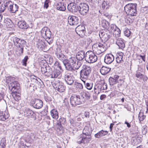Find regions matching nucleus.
Listing matches in <instances>:
<instances>
[{
    "label": "nucleus",
    "mask_w": 148,
    "mask_h": 148,
    "mask_svg": "<svg viewBox=\"0 0 148 148\" xmlns=\"http://www.w3.org/2000/svg\"><path fill=\"white\" fill-rule=\"evenodd\" d=\"M20 84L18 82L14 81L8 84L9 88L12 91L11 94L14 99L16 101L21 99Z\"/></svg>",
    "instance_id": "obj_1"
},
{
    "label": "nucleus",
    "mask_w": 148,
    "mask_h": 148,
    "mask_svg": "<svg viewBox=\"0 0 148 148\" xmlns=\"http://www.w3.org/2000/svg\"><path fill=\"white\" fill-rule=\"evenodd\" d=\"M91 133L87 127H85L83 130V134L77 137V142L79 144L88 143L91 139Z\"/></svg>",
    "instance_id": "obj_2"
},
{
    "label": "nucleus",
    "mask_w": 148,
    "mask_h": 148,
    "mask_svg": "<svg viewBox=\"0 0 148 148\" xmlns=\"http://www.w3.org/2000/svg\"><path fill=\"white\" fill-rule=\"evenodd\" d=\"M77 60L76 58L71 57L68 59H66L63 61V64L66 70H72L75 68V69L77 65Z\"/></svg>",
    "instance_id": "obj_3"
},
{
    "label": "nucleus",
    "mask_w": 148,
    "mask_h": 148,
    "mask_svg": "<svg viewBox=\"0 0 148 148\" xmlns=\"http://www.w3.org/2000/svg\"><path fill=\"white\" fill-rule=\"evenodd\" d=\"M106 45L105 43L98 42L93 45L92 49L97 54L99 55L106 50L107 49Z\"/></svg>",
    "instance_id": "obj_4"
},
{
    "label": "nucleus",
    "mask_w": 148,
    "mask_h": 148,
    "mask_svg": "<svg viewBox=\"0 0 148 148\" xmlns=\"http://www.w3.org/2000/svg\"><path fill=\"white\" fill-rule=\"evenodd\" d=\"M91 71V68L86 65H84L82 66V69L80 71V79H88Z\"/></svg>",
    "instance_id": "obj_5"
},
{
    "label": "nucleus",
    "mask_w": 148,
    "mask_h": 148,
    "mask_svg": "<svg viewBox=\"0 0 148 148\" xmlns=\"http://www.w3.org/2000/svg\"><path fill=\"white\" fill-rule=\"evenodd\" d=\"M107 88V84L104 81L101 82L100 83L95 84L94 87V91L96 95H98L100 92H104Z\"/></svg>",
    "instance_id": "obj_6"
},
{
    "label": "nucleus",
    "mask_w": 148,
    "mask_h": 148,
    "mask_svg": "<svg viewBox=\"0 0 148 148\" xmlns=\"http://www.w3.org/2000/svg\"><path fill=\"white\" fill-rule=\"evenodd\" d=\"M82 98L84 99V97L82 96L80 97L78 95H73L70 98V103L74 106L80 104L84 102V101L81 99Z\"/></svg>",
    "instance_id": "obj_7"
},
{
    "label": "nucleus",
    "mask_w": 148,
    "mask_h": 148,
    "mask_svg": "<svg viewBox=\"0 0 148 148\" xmlns=\"http://www.w3.org/2000/svg\"><path fill=\"white\" fill-rule=\"evenodd\" d=\"M97 59V56L91 51H89L86 53L85 60L88 63H93Z\"/></svg>",
    "instance_id": "obj_8"
},
{
    "label": "nucleus",
    "mask_w": 148,
    "mask_h": 148,
    "mask_svg": "<svg viewBox=\"0 0 148 148\" xmlns=\"http://www.w3.org/2000/svg\"><path fill=\"white\" fill-rule=\"evenodd\" d=\"M48 77L51 78H60L61 77L62 74L60 71L55 69V67H52L51 71L49 74Z\"/></svg>",
    "instance_id": "obj_9"
},
{
    "label": "nucleus",
    "mask_w": 148,
    "mask_h": 148,
    "mask_svg": "<svg viewBox=\"0 0 148 148\" xmlns=\"http://www.w3.org/2000/svg\"><path fill=\"white\" fill-rule=\"evenodd\" d=\"M41 33L42 36L47 40L48 42L49 40L51 39V32L47 27H45L42 28Z\"/></svg>",
    "instance_id": "obj_10"
},
{
    "label": "nucleus",
    "mask_w": 148,
    "mask_h": 148,
    "mask_svg": "<svg viewBox=\"0 0 148 148\" xmlns=\"http://www.w3.org/2000/svg\"><path fill=\"white\" fill-rule=\"evenodd\" d=\"M99 35L102 42L105 43L110 38L111 34L109 30L106 32L101 30L99 32Z\"/></svg>",
    "instance_id": "obj_11"
},
{
    "label": "nucleus",
    "mask_w": 148,
    "mask_h": 148,
    "mask_svg": "<svg viewBox=\"0 0 148 148\" xmlns=\"http://www.w3.org/2000/svg\"><path fill=\"white\" fill-rule=\"evenodd\" d=\"M52 85L55 89L60 92H63L65 90L66 87L64 83L61 82H56L53 83Z\"/></svg>",
    "instance_id": "obj_12"
},
{
    "label": "nucleus",
    "mask_w": 148,
    "mask_h": 148,
    "mask_svg": "<svg viewBox=\"0 0 148 148\" xmlns=\"http://www.w3.org/2000/svg\"><path fill=\"white\" fill-rule=\"evenodd\" d=\"M89 10V7L87 4L86 3H81L78 7L79 12L82 15H85Z\"/></svg>",
    "instance_id": "obj_13"
},
{
    "label": "nucleus",
    "mask_w": 148,
    "mask_h": 148,
    "mask_svg": "<svg viewBox=\"0 0 148 148\" xmlns=\"http://www.w3.org/2000/svg\"><path fill=\"white\" fill-rule=\"evenodd\" d=\"M64 78L65 82L68 84L71 85L74 83V77L71 75V73L68 72H65Z\"/></svg>",
    "instance_id": "obj_14"
},
{
    "label": "nucleus",
    "mask_w": 148,
    "mask_h": 148,
    "mask_svg": "<svg viewBox=\"0 0 148 148\" xmlns=\"http://www.w3.org/2000/svg\"><path fill=\"white\" fill-rule=\"evenodd\" d=\"M11 1L10 0H1L0 1V13L3 12Z\"/></svg>",
    "instance_id": "obj_15"
},
{
    "label": "nucleus",
    "mask_w": 148,
    "mask_h": 148,
    "mask_svg": "<svg viewBox=\"0 0 148 148\" xmlns=\"http://www.w3.org/2000/svg\"><path fill=\"white\" fill-rule=\"evenodd\" d=\"M31 104L34 108L37 109L41 108L43 106L42 101L39 99H32L31 101Z\"/></svg>",
    "instance_id": "obj_16"
},
{
    "label": "nucleus",
    "mask_w": 148,
    "mask_h": 148,
    "mask_svg": "<svg viewBox=\"0 0 148 148\" xmlns=\"http://www.w3.org/2000/svg\"><path fill=\"white\" fill-rule=\"evenodd\" d=\"M75 31L77 34L82 38L85 32V28L84 25H80L77 26L75 29Z\"/></svg>",
    "instance_id": "obj_17"
},
{
    "label": "nucleus",
    "mask_w": 148,
    "mask_h": 148,
    "mask_svg": "<svg viewBox=\"0 0 148 148\" xmlns=\"http://www.w3.org/2000/svg\"><path fill=\"white\" fill-rule=\"evenodd\" d=\"M68 22L70 25H76L79 23V20L77 16H70L68 17Z\"/></svg>",
    "instance_id": "obj_18"
},
{
    "label": "nucleus",
    "mask_w": 148,
    "mask_h": 148,
    "mask_svg": "<svg viewBox=\"0 0 148 148\" xmlns=\"http://www.w3.org/2000/svg\"><path fill=\"white\" fill-rule=\"evenodd\" d=\"M78 7L77 4H76L75 3H71L68 5L67 9L70 12L74 13L78 11Z\"/></svg>",
    "instance_id": "obj_19"
},
{
    "label": "nucleus",
    "mask_w": 148,
    "mask_h": 148,
    "mask_svg": "<svg viewBox=\"0 0 148 148\" xmlns=\"http://www.w3.org/2000/svg\"><path fill=\"white\" fill-rule=\"evenodd\" d=\"M66 123V119L64 117H61L58 120L57 127V130L60 131L62 130L63 127L62 125H65Z\"/></svg>",
    "instance_id": "obj_20"
},
{
    "label": "nucleus",
    "mask_w": 148,
    "mask_h": 148,
    "mask_svg": "<svg viewBox=\"0 0 148 148\" xmlns=\"http://www.w3.org/2000/svg\"><path fill=\"white\" fill-rule=\"evenodd\" d=\"M18 45L16 46L18 48L19 53L20 54H22L23 53L24 47L26 45V42L24 40H21V42H19Z\"/></svg>",
    "instance_id": "obj_21"
},
{
    "label": "nucleus",
    "mask_w": 148,
    "mask_h": 148,
    "mask_svg": "<svg viewBox=\"0 0 148 148\" xmlns=\"http://www.w3.org/2000/svg\"><path fill=\"white\" fill-rule=\"evenodd\" d=\"M116 44L119 47V49L122 50L125 47V44L123 39L120 38H117L116 40Z\"/></svg>",
    "instance_id": "obj_22"
},
{
    "label": "nucleus",
    "mask_w": 148,
    "mask_h": 148,
    "mask_svg": "<svg viewBox=\"0 0 148 148\" xmlns=\"http://www.w3.org/2000/svg\"><path fill=\"white\" fill-rule=\"evenodd\" d=\"M114 57L111 54H107L104 58V62L107 64H111L114 61Z\"/></svg>",
    "instance_id": "obj_23"
},
{
    "label": "nucleus",
    "mask_w": 148,
    "mask_h": 148,
    "mask_svg": "<svg viewBox=\"0 0 148 148\" xmlns=\"http://www.w3.org/2000/svg\"><path fill=\"white\" fill-rule=\"evenodd\" d=\"M51 68L48 65V66L43 65L41 67V71L42 73L48 77L50 70L51 71Z\"/></svg>",
    "instance_id": "obj_24"
},
{
    "label": "nucleus",
    "mask_w": 148,
    "mask_h": 148,
    "mask_svg": "<svg viewBox=\"0 0 148 148\" xmlns=\"http://www.w3.org/2000/svg\"><path fill=\"white\" fill-rule=\"evenodd\" d=\"M9 8H8L9 11L11 13L16 12L18 11V6L16 4H13L11 3L9 4Z\"/></svg>",
    "instance_id": "obj_25"
},
{
    "label": "nucleus",
    "mask_w": 148,
    "mask_h": 148,
    "mask_svg": "<svg viewBox=\"0 0 148 148\" xmlns=\"http://www.w3.org/2000/svg\"><path fill=\"white\" fill-rule=\"evenodd\" d=\"M9 116L8 111L1 112H0V120L3 121H7Z\"/></svg>",
    "instance_id": "obj_26"
},
{
    "label": "nucleus",
    "mask_w": 148,
    "mask_h": 148,
    "mask_svg": "<svg viewBox=\"0 0 148 148\" xmlns=\"http://www.w3.org/2000/svg\"><path fill=\"white\" fill-rule=\"evenodd\" d=\"M24 116L31 117L34 116V113L32 110L28 108H25L23 110Z\"/></svg>",
    "instance_id": "obj_27"
},
{
    "label": "nucleus",
    "mask_w": 148,
    "mask_h": 148,
    "mask_svg": "<svg viewBox=\"0 0 148 148\" xmlns=\"http://www.w3.org/2000/svg\"><path fill=\"white\" fill-rule=\"evenodd\" d=\"M86 54L84 51L81 50L78 52L76 55V58L79 61L82 60L84 58L85 59Z\"/></svg>",
    "instance_id": "obj_28"
},
{
    "label": "nucleus",
    "mask_w": 148,
    "mask_h": 148,
    "mask_svg": "<svg viewBox=\"0 0 148 148\" xmlns=\"http://www.w3.org/2000/svg\"><path fill=\"white\" fill-rule=\"evenodd\" d=\"M17 25L21 29H26L29 27L28 24L24 21H20L17 22Z\"/></svg>",
    "instance_id": "obj_29"
},
{
    "label": "nucleus",
    "mask_w": 148,
    "mask_h": 148,
    "mask_svg": "<svg viewBox=\"0 0 148 148\" xmlns=\"http://www.w3.org/2000/svg\"><path fill=\"white\" fill-rule=\"evenodd\" d=\"M137 4L136 3L128 4L124 7V10L125 12L128 11L134 8H136Z\"/></svg>",
    "instance_id": "obj_30"
},
{
    "label": "nucleus",
    "mask_w": 148,
    "mask_h": 148,
    "mask_svg": "<svg viewBox=\"0 0 148 148\" xmlns=\"http://www.w3.org/2000/svg\"><path fill=\"white\" fill-rule=\"evenodd\" d=\"M111 68L103 66L100 70V72L102 75H106L111 70Z\"/></svg>",
    "instance_id": "obj_31"
},
{
    "label": "nucleus",
    "mask_w": 148,
    "mask_h": 148,
    "mask_svg": "<svg viewBox=\"0 0 148 148\" xmlns=\"http://www.w3.org/2000/svg\"><path fill=\"white\" fill-rule=\"evenodd\" d=\"M108 132L102 130L99 131L95 135V136L96 138H99L108 134Z\"/></svg>",
    "instance_id": "obj_32"
},
{
    "label": "nucleus",
    "mask_w": 148,
    "mask_h": 148,
    "mask_svg": "<svg viewBox=\"0 0 148 148\" xmlns=\"http://www.w3.org/2000/svg\"><path fill=\"white\" fill-rule=\"evenodd\" d=\"M66 4H64L62 2L58 3H57L56 8L57 10L62 11H64L66 10Z\"/></svg>",
    "instance_id": "obj_33"
},
{
    "label": "nucleus",
    "mask_w": 148,
    "mask_h": 148,
    "mask_svg": "<svg viewBox=\"0 0 148 148\" xmlns=\"http://www.w3.org/2000/svg\"><path fill=\"white\" fill-rule=\"evenodd\" d=\"M4 25L6 26V27L10 28L13 26V23L10 18H7L4 20Z\"/></svg>",
    "instance_id": "obj_34"
},
{
    "label": "nucleus",
    "mask_w": 148,
    "mask_h": 148,
    "mask_svg": "<svg viewBox=\"0 0 148 148\" xmlns=\"http://www.w3.org/2000/svg\"><path fill=\"white\" fill-rule=\"evenodd\" d=\"M50 114L52 118L57 120L59 117L58 113L56 109H53L50 111Z\"/></svg>",
    "instance_id": "obj_35"
},
{
    "label": "nucleus",
    "mask_w": 148,
    "mask_h": 148,
    "mask_svg": "<svg viewBox=\"0 0 148 148\" xmlns=\"http://www.w3.org/2000/svg\"><path fill=\"white\" fill-rule=\"evenodd\" d=\"M74 85L75 89L79 91H81L83 89V86L82 84L80 83L75 82L74 83Z\"/></svg>",
    "instance_id": "obj_36"
},
{
    "label": "nucleus",
    "mask_w": 148,
    "mask_h": 148,
    "mask_svg": "<svg viewBox=\"0 0 148 148\" xmlns=\"http://www.w3.org/2000/svg\"><path fill=\"white\" fill-rule=\"evenodd\" d=\"M81 63L79 61H77V65H76V66L75 67H76V68H75H75H74V69H73L72 70L68 71L72 72L75 75H77L78 74V72L77 70L79 69V68L81 66Z\"/></svg>",
    "instance_id": "obj_37"
},
{
    "label": "nucleus",
    "mask_w": 148,
    "mask_h": 148,
    "mask_svg": "<svg viewBox=\"0 0 148 148\" xmlns=\"http://www.w3.org/2000/svg\"><path fill=\"white\" fill-rule=\"evenodd\" d=\"M37 47L41 50L43 49L45 45V43L43 41L39 40L37 41L36 44Z\"/></svg>",
    "instance_id": "obj_38"
},
{
    "label": "nucleus",
    "mask_w": 148,
    "mask_h": 148,
    "mask_svg": "<svg viewBox=\"0 0 148 148\" xmlns=\"http://www.w3.org/2000/svg\"><path fill=\"white\" fill-rule=\"evenodd\" d=\"M83 82L85 87L88 90H91L93 86V84L91 83H88L86 81V80H82Z\"/></svg>",
    "instance_id": "obj_39"
},
{
    "label": "nucleus",
    "mask_w": 148,
    "mask_h": 148,
    "mask_svg": "<svg viewBox=\"0 0 148 148\" xmlns=\"http://www.w3.org/2000/svg\"><path fill=\"white\" fill-rule=\"evenodd\" d=\"M101 26L103 28L108 29H109L110 24L106 20L104 19L101 21Z\"/></svg>",
    "instance_id": "obj_40"
},
{
    "label": "nucleus",
    "mask_w": 148,
    "mask_h": 148,
    "mask_svg": "<svg viewBox=\"0 0 148 148\" xmlns=\"http://www.w3.org/2000/svg\"><path fill=\"white\" fill-rule=\"evenodd\" d=\"M126 13L132 16H136L137 14L136 8H134L130 10L128 12H125Z\"/></svg>",
    "instance_id": "obj_41"
},
{
    "label": "nucleus",
    "mask_w": 148,
    "mask_h": 148,
    "mask_svg": "<svg viewBox=\"0 0 148 148\" xmlns=\"http://www.w3.org/2000/svg\"><path fill=\"white\" fill-rule=\"evenodd\" d=\"M13 41L15 46L18 45L19 42H21V40L16 37H14L12 38Z\"/></svg>",
    "instance_id": "obj_42"
},
{
    "label": "nucleus",
    "mask_w": 148,
    "mask_h": 148,
    "mask_svg": "<svg viewBox=\"0 0 148 148\" xmlns=\"http://www.w3.org/2000/svg\"><path fill=\"white\" fill-rule=\"evenodd\" d=\"M114 35L117 37L119 36L120 35L121 31L119 28H117V29L114 31L113 32Z\"/></svg>",
    "instance_id": "obj_43"
},
{
    "label": "nucleus",
    "mask_w": 148,
    "mask_h": 148,
    "mask_svg": "<svg viewBox=\"0 0 148 148\" xmlns=\"http://www.w3.org/2000/svg\"><path fill=\"white\" fill-rule=\"evenodd\" d=\"M136 76L138 80H140L142 79L143 77V75L140 72L138 71H137L136 74Z\"/></svg>",
    "instance_id": "obj_44"
},
{
    "label": "nucleus",
    "mask_w": 148,
    "mask_h": 148,
    "mask_svg": "<svg viewBox=\"0 0 148 148\" xmlns=\"http://www.w3.org/2000/svg\"><path fill=\"white\" fill-rule=\"evenodd\" d=\"M92 41L89 38H88L85 39V45L86 47H88L92 43Z\"/></svg>",
    "instance_id": "obj_45"
},
{
    "label": "nucleus",
    "mask_w": 148,
    "mask_h": 148,
    "mask_svg": "<svg viewBox=\"0 0 148 148\" xmlns=\"http://www.w3.org/2000/svg\"><path fill=\"white\" fill-rule=\"evenodd\" d=\"M118 28L116 25L113 24H112L110 26L109 30H110L112 32L115 31V30L117 29V28Z\"/></svg>",
    "instance_id": "obj_46"
},
{
    "label": "nucleus",
    "mask_w": 148,
    "mask_h": 148,
    "mask_svg": "<svg viewBox=\"0 0 148 148\" xmlns=\"http://www.w3.org/2000/svg\"><path fill=\"white\" fill-rule=\"evenodd\" d=\"M56 57L58 58L60 60H62L63 62V61L65 60L66 59H65L64 58L65 56L62 53H61L60 54H58L57 56H56Z\"/></svg>",
    "instance_id": "obj_47"
},
{
    "label": "nucleus",
    "mask_w": 148,
    "mask_h": 148,
    "mask_svg": "<svg viewBox=\"0 0 148 148\" xmlns=\"http://www.w3.org/2000/svg\"><path fill=\"white\" fill-rule=\"evenodd\" d=\"M53 67H55V69H57L59 70L60 71H63L60 64L58 62L55 63V66Z\"/></svg>",
    "instance_id": "obj_48"
},
{
    "label": "nucleus",
    "mask_w": 148,
    "mask_h": 148,
    "mask_svg": "<svg viewBox=\"0 0 148 148\" xmlns=\"http://www.w3.org/2000/svg\"><path fill=\"white\" fill-rule=\"evenodd\" d=\"M138 119L140 121H143L145 118V116L144 115L143 112H140L138 114Z\"/></svg>",
    "instance_id": "obj_49"
},
{
    "label": "nucleus",
    "mask_w": 148,
    "mask_h": 148,
    "mask_svg": "<svg viewBox=\"0 0 148 148\" xmlns=\"http://www.w3.org/2000/svg\"><path fill=\"white\" fill-rule=\"evenodd\" d=\"M44 99L47 102L51 101L52 100V97L51 96H47V95L44 96Z\"/></svg>",
    "instance_id": "obj_50"
},
{
    "label": "nucleus",
    "mask_w": 148,
    "mask_h": 148,
    "mask_svg": "<svg viewBox=\"0 0 148 148\" xmlns=\"http://www.w3.org/2000/svg\"><path fill=\"white\" fill-rule=\"evenodd\" d=\"M108 3L104 1L102 3V7L103 9H107L108 8Z\"/></svg>",
    "instance_id": "obj_51"
},
{
    "label": "nucleus",
    "mask_w": 148,
    "mask_h": 148,
    "mask_svg": "<svg viewBox=\"0 0 148 148\" xmlns=\"http://www.w3.org/2000/svg\"><path fill=\"white\" fill-rule=\"evenodd\" d=\"M109 81L110 85H112L116 84L117 82L116 80L112 77H110L109 78Z\"/></svg>",
    "instance_id": "obj_52"
},
{
    "label": "nucleus",
    "mask_w": 148,
    "mask_h": 148,
    "mask_svg": "<svg viewBox=\"0 0 148 148\" xmlns=\"http://www.w3.org/2000/svg\"><path fill=\"white\" fill-rule=\"evenodd\" d=\"M6 145V143L5 139V138H3L1 140L0 145L1 147H5Z\"/></svg>",
    "instance_id": "obj_53"
},
{
    "label": "nucleus",
    "mask_w": 148,
    "mask_h": 148,
    "mask_svg": "<svg viewBox=\"0 0 148 148\" xmlns=\"http://www.w3.org/2000/svg\"><path fill=\"white\" fill-rule=\"evenodd\" d=\"M27 128L25 127L23 125H19L18 126V128L17 130L20 131H22L26 130Z\"/></svg>",
    "instance_id": "obj_54"
},
{
    "label": "nucleus",
    "mask_w": 148,
    "mask_h": 148,
    "mask_svg": "<svg viewBox=\"0 0 148 148\" xmlns=\"http://www.w3.org/2000/svg\"><path fill=\"white\" fill-rule=\"evenodd\" d=\"M62 53V52L61 49L58 47L56 49L55 51V54L56 56H57L58 54H60Z\"/></svg>",
    "instance_id": "obj_55"
},
{
    "label": "nucleus",
    "mask_w": 148,
    "mask_h": 148,
    "mask_svg": "<svg viewBox=\"0 0 148 148\" xmlns=\"http://www.w3.org/2000/svg\"><path fill=\"white\" fill-rule=\"evenodd\" d=\"M124 34L125 36L128 37L130 35L131 32L129 29H126L124 31Z\"/></svg>",
    "instance_id": "obj_56"
},
{
    "label": "nucleus",
    "mask_w": 148,
    "mask_h": 148,
    "mask_svg": "<svg viewBox=\"0 0 148 148\" xmlns=\"http://www.w3.org/2000/svg\"><path fill=\"white\" fill-rule=\"evenodd\" d=\"M28 59V57L27 56H26L24 59L22 60V64L23 65L26 66L27 64V62Z\"/></svg>",
    "instance_id": "obj_57"
},
{
    "label": "nucleus",
    "mask_w": 148,
    "mask_h": 148,
    "mask_svg": "<svg viewBox=\"0 0 148 148\" xmlns=\"http://www.w3.org/2000/svg\"><path fill=\"white\" fill-rule=\"evenodd\" d=\"M49 2L50 0H45L44 2V8L47 9L48 8L49 6Z\"/></svg>",
    "instance_id": "obj_58"
},
{
    "label": "nucleus",
    "mask_w": 148,
    "mask_h": 148,
    "mask_svg": "<svg viewBox=\"0 0 148 148\" xmlns=\"http://www.w3.org/2000/svg\"><path fill=\"white\" fill-rule=\"evenodd\" d=\"M122 58L121 57V56H117V57H116V62L118 63L122 62H123Z\"/></svg>",
    "instance_id": "obj_59"
},
{
    "label": "nucleus",
    "mask_w": 148,
    "mask_h": 148,
    "mask_svg": "<svg viewBox=\"0 0 148 148\" xmlns=\"http://www.w3.org/2000/svg\"><path fill=\"white\" fill-rule=\"evenodd\" d=\"M83 95L85 96L87 99H90V94L88 92H85L83 94Z\"/></svg>",
    "instance_id": "obj_60"
},
{
    "label": "nucleus",
    "mask_w": 148,
    "mask_h": 148,
    "mask_svg": "<svg viewBox=\"0 0 148 148\" xmlns=\"http://www.w3.org/2000/svg\"><path fill=\"white\" fill-rule=\"evenodd\" d=\"M69 122L70 124L73 126L75 125V121L73 119L70 118L69 120Z\"/></svg>",
    "instance_id": "obj_61"
},
{
    "label": "nucleus",
    "mask_w": 148,
    "mask_h": 148,
    "mask_svg": "<svg viewBox=\"0 0 148 148\" xmlns=\"http://www.w3.org/2000/svg\"><path fill=\"white\" fill-rule=\"evenodd\" d=\"M29 135H30V137H31V138L32 139H34L35 138V134L34 133H30L29 134Z\"/></svg>",
    "instance_id": "obj_62"
},
{
    "label": "nucleus",
    "mask_w": 148,
    "mask_h": 148,
    "mask_svg": "<svg viewBox=\"0 0 148 148\" xmlns=\"http://www.w3.org/2000/svg\"><path fill=\"white\" fill-rule=\"evenodd\" d=\"M119 76L117 75H114V77L113 78L116 81V82H118V80L119 79Z\"/></svg>",
    "instance_id": "obj_63"
},
{
    "label": "nucleus",
    "mask_w": 148,
    "mask_h": 148,
    "mask_svg": "<svg viewBox=\"0 0 148 148\" xmlns=\"http://www.w3.org/2000/svg\"><path fill=\"white\" fill-rule=\"evenodd\" d=\"M84 115L86 118H89V113L88 112H86L84 113Z\"/></svg>",
    "instance_id": "obj_64"
}]
</instances>
